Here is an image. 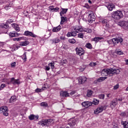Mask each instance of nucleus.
<instances>
[{"label":"nucleus","mask_w":128,"mask_h":128,"mask_svg":"<svg viewBox=\"0 0 128 128\" xmlns=\"http://www.w3.org/2000/svg\"><path fill=\"white\" fill-rule=\"evenodd\" d=\"M119 69H116L114 68H104L101 72L102 76H112L114 74H120Z\"/></svg>","instance_id":"f257e3e1"},{"label":"nucleus","mask_w":128,"mask_h":128,"mask_svg":"<svg viewBox=\"0 0 128 128\" xmlns=\"http://www.w3.org/2000/svg\"><path fill=\"white\" fill-rule=\"evenodd\" d=\"M84 20H88V22L90 24H92V22H94L96 20V16H94V14L92 12V13H86L84 15Z\"/></svg>","instance_id":"f03ea898"},{"label":"nucleus","mask_w":128,"mask_h":128,"mask_svg":"<svg viewBox=\"0 0 128 128\" xmlns=\"http://www.w3.org/2000/svg\"><path fill=\"white\" fill-rule=\"evenodd\" d=\"M112 16L114 20H120L124 16V15L122 11L117 10L112 12Z\"/></svg>","instance_id":"7ed1b4c3"},{"label":"nucleus","mask_w":128,"mask_h":128,"mask_svg":"<svg viewBox=\"0 0 128 128\" xmlns=\"http://www.w3.org/2000/svg\"><path fill=\"white\" fill-rule=\"evenodd\" d=\"M2 4H4L6 6L4 7V8L6 10H8L12 6V3L10 2H8L6 0H0V5Z\"/></svg>","instance_id":"20e7f679"},{"label":"nucleus","mask_w":128,"mask_h":128,"mask_svg":"<svg viewBox=\"0 0 128 128\" xmlns=\"http://www.w3.org/2000/svg\"><path fill=\"white\" fill-rule=\"evenodd\" d=\"M52 122V119L42 120L41 121H39L38 124L42 126H48V124H50V122Z\"/></svg>","instance_id":"39448f33"},{"label":"nucleus","mask_w":128,"mask_h":128,"mask_svg":"<svg viewBox=\"0 0 128 128\" xmlns=\"http://www.w3.org/2000/svg\"><path fill=\"white\" fill-rule=\"evenodd\" d=\"M107 108H108V106L106 105L98 106L96 110H94V114H100V112H102V111L106 110Z\"/></svg>","instance_id":"423d86ee"},{"label":"nucleus","mask_w":128,"mask_h":128,"mask_svg":"<svg viewBox=\"0 0 128 128\" xmlns=\"http://www.w3.org/2000/svg\"><path fill=\"white\" fill-rule=\"evenodd\" d=\"M10 84L16 86V84H20V79L16 80L14 78H10V82H8V84Z\"/></svg>","instance_id":"0eeeda50"},{"label":"nucleus","mask_w":128,"mask_h":128,"mask_svg":"<svg viewBox=\"0 0 128 128\" xmlns=\"http://www.w3.org/2000/svg\"><path fill=\"white\" fill-rule=\"evenodd\" d=\"M0 111L3 112V114L6 116H8V107L6 106H2L0 108Z\"/></svg>","instance_id":"6e6552de"},{"label":"nucleus","mask_w":128,"mask_h":128,"mask_svg":"<svg viewBox=\"0 0 128 128\" xmlns=\"http://www.w3.org/2000/svg\"><path fill=\"white\" fill-rule=\"evenodd\" d=\"M76 54H78V56H82V54H84V50L82 48H76Z\"/></svg>","instance_id":"1a4fd4ad"},{"label":"nucleus","mask_w":128,"mask_h":128,"mask_svg":"<svg viewBox=\"0 0 128 128\" xmlns=\"http://www.w3.org/2000/svg\"><path fill=\"white\" fill-rule=\"evenodd\" d=\"M123 40H122V38H114L113 44H114V46H116V44H118V42H120V44H122Z\"/></svg>","instance_id":"9d476101"},{"label":"nucleus","mask_w":128,"mask_h":128,"mask_svg":"<svg viewBox=\"0 0 128 128\" xmlns=\"http://www.w3.org/2000/svg\"><path fill=\"white\" fill-rule=\"evenodd\" d=\"M26 36H32V38H36V35L34 34L32 32L30 31H25L24 34Z\"/></svg>","instance_id":"9b49d317"},{"label":"nucleus","mask_w":128,"mask_h":128,"mask_svg":"<svg viewBox=\"0 0 128 128\" xmlns=\"http://www.w3.org/2000/svg\"><path fill=\"white\" fill-rule=\"evenodd\" d=\"M82 106L84 108H90V106H92V103L89 101L84 102L82 103Z\"/></svg>","instance_id":"f8f14e48"},{"label":"nucleus","mask_w":128,"mask_h":128,"mask_svg":"<svg viewBox=\"0 0 128 128\" xmlns=\"http://www.w3.org/2000/svg\"><path fill=\"white\" fill-rule=\"evenodd\" d=\"M12 22H14V19H8L6 24H2L0 25L2 28H8V24H12Z\"/></svg>","instance_id":"ddd939ff"},{"label":"nucleus","mask_w":128,"mask_h":128,"mask_svg":"<svg viewBox=\"0 0 128 128\" xmlns=\"http://www.w3.org/2000/svg\"><path fill=\"white\" fill-rule=\"evenodd\" d=\"M108 78V77L104 76V77H100L97 80L94 81V84H98V82H102L104 80H106Z\"/></svg>","instance_id":"4468645a"},{"label":"nucleus","mask_w":128,"mask_h":128,"mask_svg":"<svg viewBox=\"0 0 128 128\" xmlns=\"http://www.w3.org/2000/svg\"><path fill=\"white\" fill-rule=\"evenodd\" d=\"M78 82L79 84H84L86 82V78L84 76H80L78 78Z\"/></svg>","instance_id":"2eb2a0df"},{"label":"nucleus","mask_w":128,"mask_h":128,"mask_svg":"<svg viewBox=\"0 0 128 128\" xmlns=\"http://www.w3.org/2000/svg\"><path fill=\"white\" fill-rule=\"evenodd\" d=\"M102 22L103 24V26H105V28H110V24H108V22L106 19L102 20Z\"/></svg>","instance_id":"dca6fc26"},{"label":"nucleus","mask_w":128,"mask_h":128,"mask_svg":"<svg viewBox=\"0 0 128 128\" xmlns=\"http://www.w3.org/2000/svg\"><path fill=\"white\" fill-rule=\"evenodd\" d=\"M28 118L30 120H38V115L35 116L34 114H30L28 116Z\"/></svg>","instance_id":"f3484780"},{"label":"nucleus","mask_w":128,"mask_h":128,"mask_svg":"<svg viewBox=\"0 0 128 128\" xmlns=\"http://www.w3.org/2000/svg\"><path fill=\"white\" fill-rule=\"evenodd\" d=\"M102 40H104L103 37L97 36L93 38L92 40L93 42H102Z\"/></svg>","instance_id":"a211bd4d"},{"label":"nucleus","mask_w":128,"mask_h":128,"mask_svg":"<svg viewBox=\"0 0 128 128\" xmlns=\"http://www.w3.org/2000/svg\"><path fill=\"white\" fill-rule=\"evenodd\" d=\"M76 31H74L72 32H68L66 34V36L68 38H70V36H76Z\"/></svg>","instance_id":"6ab92c4d"},{"label":"nucleus","mask_w":128,"mask_h":128,"mask_svg":"<svg viewBox=\"0 0 128 128\" xmlns=\"http://www.w3.org/2000/svg\"><path fill=\"white\" fill-rule=\"evenodd\" d=\"M62 30V26L60 25H59L58 26L56 27H54L52 28V32H60Z\"/></svg>","instance_id":"aec40b11"},{"label":"nucleus","mask_w":128,"mask_h":128,"mask_svg":"<svg viewBox=\"0 0 128 128\" xmlns=\"http://www.w3.org/2000/svg\"><path fill=\"white\" fill-rule=\"evenodd\" d=\"M12 26L14 28V30H16V32H20V30L18 25L16 23L12 24Z\"/></svg>","instance_id":"412c9836"},{"label":"nucleus","mask_w":128,"mask_h":128,"mask_svg":"<svg viewBox=\"0 0 128 128\" xmlns=\"http://www.w3.org/2000/svg\"><path fill=\"white\" fill-rule=\"evenodd\" d=\"M28 44H30V42L26 40L20 42V46H28Z\"/></svg>","instance_id":"4be33fe9"},{"label":"nucleus","mask_w":128,"mask_h":128,"mask_svg":"<svg viewBox=\"0 0 128 128\" xmlns=\"http://www.w3.org/2000/svg\"><path fill=\"white\" fill-rule=\"evenodd\" d=\"M120 116L122 118H128V112L125 111L124 112H122L120 114Z\"/></svg>","instance_id":"5701e85b"},{"label":"nucleus","mask_w":128,"mask_h":128,"mask_svg":"<svg viewBox=\"0 0 128 128\" xmlns=\"http://www.w3.org/2000/svg\"><path fill=\"white\" fill-rule=\"evenodd\" d=\"M16 96H11L9 100L10 104H11L12 102H16Z\"/></svg>","instance_id":"b1692460"},{"label":"nucleus","mask_w":128,"mask_h":128,"mask_svg":"<svg viewBox=\"0 0 128 128\" xmlns=\"http://www.w3.org/2000/svg\"><path fill=\"white\" fill-rule=\"evenodd\" d=\"M60 96L63 97H66L70 96V94H68L67 92L62 91L60 92Z\"/></svg>","instance_id":"393cba45"},{"label":"nucleus","mask_w":128,"mask_h":128,"mask_svg":"<svg viewBox=\"0 0 128 128\" xmlns=\"http://www.w3.org/2000/svg\"><path fill=\"white\" fill-rule=\"evenodd\" d=\"M60 24H64V22H66V20H68V18L66 16H61L60 17Z\"/></svg>","instance_id":"a878e982"},{"label":"nucleus","mask_w":128,"mask_h":128,"mask_svg":"<svg viewBox=\"0 0 128 128\" xmlns=\"http://www.w3.org/2000/svg\"><path fill=\"white\" fill-rule=\"evenodd\" d=\"M108 10L112 11L114 8L115 6L114 4H108L106 6Z\"/></svg>","instance_id":"bb28decb"},{"label":"nucleus","mask_w":128,"mask_h":128,"mask_svg":"<svg viewBox=\"0 0 128 128\" xmlns=\"http://www.w3.org/2000/svg\"><path fill=\"white\" fill-rule=\"evenodd\" d=\"M9 36L10 38H14L15 36H18L20 34L14 32H10L9 33Z\"/></svg>","instance_id":"cd10ccee"},{"label":"nucleus","mask_w":128,"mask_h":128,"mask_svg":"<svg viewBox=\"0 0 128 128\" xmlns=\"http://www.w3.org/2000/svg\"><path fill=\"white\" fill-rule=\"evenodd\" d=\"M74 30L76 32H84V28L80 26H76Z\"/></svg>","instance_id":"c85d7f7f"},{"label":"nucleus","mask_w":128,"mask_h":128,"mask_svg":"<svg viewBox=\"0 0 128 128\" xmlns=\"http://www.w3.org/2000/svg\"><path fill=\"white\" fill-rule=\"evenodd\" d=\"M61 10H62L60 12V16H62L63 14H66L68 12V8H62Z\"/></svg>","instance_id":"c756f323"},{"label":"nucleus","mask_w":128,"mask_h":128,"mask_svg":"<svg viewBox=\"0 0 128 128\" xmlns=\"http://www.w3.org/2000/svg\"><path fill=\"white\" fill-rule=\"evenodd\" d=\"M121 124L123 125L124 128H128V121H122Z\"/></svg>","instance_id":"7c9ffc66"},{"label":"nucleus","mask_w":128,"mask_h":128,"mask_svg":"<svg viewBox=\"0 0 128 128\" xmlns=\"http://www.w3.org/2000/svg\"><path fill=\"white\" fill-rule=\"evenodd\" d=\"M92 94H94V91L88 90L87 91L86 96L90 98V96H92Z\"/></svg>","instance_id":"2f4dec72"},{"label":"nucleus","mask_w":128,"mask_h":128,"mask_svg":"<svg viewBox=\"0 0 128 128\" xmlns=\"http://www.w3.org/2000/svg\"><path fill=\"white\" fill-rule=\"evenodd\" d=\"M92 104H94V106H98V104H100V100H98V99L94 98L92 102Z\"/></svg>","instance_id":"473e14b6"},{"label":"nucleus","mask_w":128,"mask_h":128,"mask_svg":"<svg viewBox=\"0 0 128 128\" xmlns=\"http://www.w3.org/2000/svg\"><path fill=\"white\" fill-rule=\"evenodd\" d=\"M115 52L116 54H124V52H122V50H120V49H116L115 50Z\"/></svg>","instance_id":"72a5a7b5"},{"label":"nucleus","mask_w":128,"mask_h":128,"mask_svg":"<svg viewBox=\"0 0 128 128\" xmlns=\"http://www.w3.org/2000/svg\"><path fill=\"white\" fill-rule=\"evenodd\" d=\"M52 36V34H50V32L49 31L46 32V34L44 36V38H48Z\"/></svg>","instance_id":"f704fd0d"},{"label":"nucleus","mask_w":128,"mask_h":128,"mask_svg":"<svg viewBox=\"0 0 128 128\" xmlns=\"http://www.w3.org/2000/svg\"><path fill=\"white\" fill-rule=\"evenodd\" d=\"M85 46H86V48H88L89 50L92 49V44L90 42L87 43L86 44Z\"/></svg>","instance_id":"c9c22d12"},{"label":"nucleus","mask_w":128,"mask_h":128,"mask_svg":"<svg viewBox=\"0 0 128 128\" xmlns=\"http://www.w3.org/2000/svg\"><path fill=\"white\" fill-rule=\"evenodd\" d=\"M49 67L51 70H54V62H52L48 64Z\"/></svg>","instance_id":"e433bc0d"},{"label":"nucleus","mask_w":128,"mask_h":128,"mask_svg":"<svg viewBox=\"0 0 128 128\" xmlns=\"http://www.w3.org/2000/svg\"><path fill=\"white\" fill-rule=\"evenodd\" d=\"M44 88H37L36 90H35V92L38 93V92H44Z\"/></svg>","instance_id":"4c0bfd02"},{"label":"nucleus","mask_w":128,"mask_h":128,"mask_svg":"<svg viewBox=\"0 0 128 128\" xmlns=\"http://www.w3.org/2000/svg\"><path fill=\"white\" fill-rule=\"evenodd\" d=\"M83 32H88V34H92V29L90 28L84 29Z\"/></svg>","instance_id":"58836bf2"},{"label":"nucleus","mask_w":128,"mask_h":128,"mask_svg":"<svg viewBox=\"0 0 128 128\" xmlns=\"http://www.w3.org/2000/svg\"><path fill=\"white\" fill-rule=\"evenodd\" d=\"M22 58L24 62H26V52H24V54L22 56Z\"/></svg>","instance_id":"ea45409f"},{"label":"nucleus","mask_w":128,"mask_h":128,"mask_svg":"<svg viewBox=\"0 0 128 128\" xmlns=\"http://www.w3.org/2000/svg\"><path fill=\"white\" fill-rule=\"evenodd\" d=\"M68 42L70 43V44H76V40H74V38H72V39H70L68 40Z\"/></svg>","instance_id":"a19ab883"},{"label":"nucleus","mask_w":128,"mask_h":128,"mask_svg":"<svg viewBox=\"0 0 128 128\" xmlns=\"http://www.w3.org/2000/svg\"><path fill=\"white\" fill-rule=\"evenodd\" d=\"M40 106H44V108H46V106H48V103L46 102H42L40 103Z\"/></svg>","instance_id":"79ce46f5"},{"label":"nucleus","mask_w":128,"mask_h":128,"mask_svg":"<svg viewBox=\"0 0 128 128\" xmlns=\"http://www.w3.org/2000/svg\"><path fill=\"white\" fill-rule=\"evenodd\" d=\"M24 38L22 37L18 38H14L12 39V40L14 42L17 41V42H20L21 40H22Z\"/></svg>","instance_id":"37998d69"},{"label":"nucleus","mask_w":128,"mask_h":128,"mask_svg":"<svg viewBox=\"0 0 128 128\" xmlns=\"http://www.w3.org/2000/svg\"><path fill=\"white\" fill-rule=\"evenodd\" d=\"M111 104L112 106H114V104H118V100H114L111 101Z\"/></svg>","instance_id":"c03bdc74"},{"label":"nucleus","mask_w":128,"mask_h":128,"mask_svg":"<svg viewBox=\"0 0 128 128\" xmlns=\"http://www.w3.org/2000/svg\"><path fill=\"white\" fill-rule=\"evenodd\" d=\"M78 38H84V34L80 32L78 34Z\"/></svg>","instance_id":"a18cd8bd"},{"label":"nucleus","mask_w":128,"mask_h":128,"mask_svg":"<svg viewBox=\"0 0 128 128\" xmlns=\"http://www.w3.org/2000/svg\"><path fill=\"white\" fill-rule=\"evenodd\" d=\"M98 98L100 100H104V94H100L98 96Z\"/></svg>","instance_id":"49530a36"},{"label":"nucleus","mask_w":128,"mask_h":128,"mask_svg":"<svg viewBox=\"0 0 128 128\" xmlns=\"http://www.w3.org/2000/svg\"><path fill=\"white\" fill-rule=\"evenodd\" d=\"M54 40H55V44H58L60 42V40L58 38H54Z\"/></svg>","instance_id":"de8ad7c7"},{"label":"nucleus","mask_w":128,"mask_h":128,"mask_svg":"<svg viewBox=\"0 0 128 128\" xmlns=\"http://www.w3.org/2000/svg\"><path fill=\"white\" fill-rule=\"evenodd\" d=\"M4 86H6V84H2L0 86V90H3Z\"/></svg>","instance_id":"09e8293b"},{"label":"nucleus","mask_w":128,"mask_h":128,"mask_svg":"<svg viewBox=\"0 0 128 128\" xmlns=\"http://www.w3.org/2000/svg\"><path fill=\"white\" fill-rule=\"evenodd\" d=\"M58 10H60V8L56 7V8H54L53 12H58Z\"/></svg>","instance_id":"8fccbe9b"},{"label":"nucleus","mask_w":128,"mask_h":128,"mask_svg":"<svg viewBox=\"0 0 128 128\" xmlns=\"http://www.w3.org/2000/svg\"><path fill=\"white\" fill-rule=\"evenodd\" d=\"M90 66H96V62H94V63L90 62Z\"/></svg>","instance_id":"3c124183"},{"label":"nucleus","mask_w":128,"mask_h":128,"mask_svg":"<svg viewBox=\"0 0 128 128\" xmlns=\"http://www.w3.org/2000/svg\"><path fill=\"white\" fill-rule=\"evenodd\" d=\"M108 44H114L113 38L108 40Z\"/></svg>","instance_id":"603ef678"},{"label":"nucleus","mask_w":128,"mask_h":128,"mask_svg":"<svg viewBox=\"0 0 128 128\" xmlns=\"http://www.w3.org/2000/svg\"><path fill=\"white\" fill-rule=\"evenodd\" d=\"M50 68L49 65L48 66H45V70H50Z\"/></svg>","instance_id":"864d4df0"},{"label":"nucleus","mask_w":128,"mask_h":128,"mask_svg":"<svg viewBox=\"0 0 128 128\" xmlns=\"http://www.w3.org/2000/svg\"><path fill=\"white\" fill-rule=\"evenodd\" d=\"M84 8H90V5H88V4H86L84 6Z\"/></svg>","instance_id":"5fc2aeb1"},{"label":"nucleus","mask_w":128,"mask_h":128,"mask_svg":"<svg viewBox=\"0 0 128 128\" xmlns=\"http://www.w3.org/2000/svg\"><path fill=\"white\" fill-rule=\"evenodd\" d=\"M76 91H72L70 93V96H74V94H76Z\"/></svg>","instance_id":"6e6d98bb"},{"label":"nucleus","mask_w":128,"mask_h":128,"mask_svg":"<svg viewBox=\"0 0 128 128\" xmlns=\"http://www.w3.org/2000/svg\"><path fill=\"white\" fill-rule=\"evenodd\" d=\"M49 8L50 10H54V6H50Z\"/></svg>","instance_id":"4d7b16f0"},{"label":"nucleus","mask_w":128,"mask_h":128,"mask_svg":"<svg viewBox=\"0 0 128 128\" xmlns=\"http://www.w3.org/2000/svg\"><path fill=\"white\" fill-rule=\"evenodd\" d=\"M51 42H52V44H56V40L54 39L50 40Z\"/></svg>","instance_id":"13d9d810"},{"label":"nucleus","mask_w":128,"mask_h":128,"mask_svg":"<svg viewBox=\"0 0 128 128\" xmlns=\"http://www.w3.org/2000/svg\"><path fill=\"white\" fill-rule=\"evenodd\" d=\"M60 40H66V37L64 36H62L60 37Z\"/></svg>","instance_id":"bf43d9fd"},{"label":"nucleus","mask_w":128,"mask_h":128,"mask_svg":"<svg viewBox=\"0 0 128 128\" xmlns=\"http://www.w3.org/2000/svg\"><path fill=\"white\" fill-rule=\"evenodd\" d=\"M63 64H66L68 62V60H64L62 61Z\"/></svg>","instance_id":"052dcab7"},{"label":"nucleus","mask_w":128,"mask_h":128,"mask_svg":"<svg viewBox=\"0 0 128 128\" xmlns=\"http://www.w3.org/2000/svg\"><path fill=\"white\" fill-rule=\"evenodd\" d=\"M118 85H116L114 86V90H118Z\"/></svg>","instance_id":"680f3d73"},{"label":"nucleus","mask_w":128,"mask_h":128,"mask_svg":"<svg viewBox=\"0 0 128 128\" xmlns=\"http://www.w3.org/2000/svg\"><path fill=\"white\" fill-rule=\"evenodd\" d=\"M11 66H16V62L12 63Z\"/></svg>","instance_id":"e2e57ef3"},{"label":"nucleus","mask_w":128,"mask_h":128,"mask_svg":"<svg viewBox=\"0 0 128 128\" xmlns=\"http://www.w3.org/2000/svg\"><path fill=\"white\" fill-rule=\"evenodd\" d=\"M118 102H122V98H118L117 100V102H118Z\"/></svg>","instance_id":"0e129e2a"},{"label":"nucleus","mask_w":128,"mask_h":128,"mask_svg":"<svg viewBox=\"0 0 128 128\" xmlns=\"http://www.w3.org/2000/svg\"><path fill=\"white\" fill-rule=\"evenodd\" d=\"M125 62H126V66H128V60H125Z\"/></svg>","instance_id":"69168bd1"},{"label":"nucleus","mask_w":128,"mask_h":128,"mask_svg":"<svg viewBox=\"0 0 128 128\" xmlns=\"http://www.w3.org/2000/svg\"><path fill=\"white\" fill-rule=\"evenodd\" d=\"M112 128H118V126L114 125L113 126Z\"/></svg>","instance_id":"338daca9"},{"label":"nucleus","mask_w":128,"mask_h":128,"mask_svg":"<svg viewBox=\"0 0 128 128\" xmlns=\"http://www.w3.org/2000/svg\"><path fill=\"white\" fill-rule=\"evenodd\" d=\"M88 2L89 4H92V1H91L90 0H88Z\"/></svg>","instance_id":"774afa93"}]
</instances>
